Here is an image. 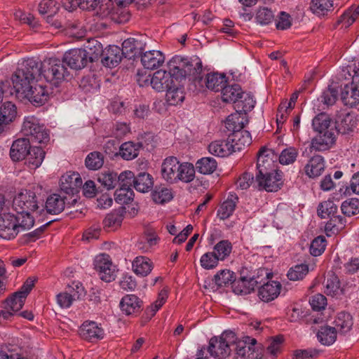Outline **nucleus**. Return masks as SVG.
Returning a JSON list of instances; mask_svg holds the SVG:
<instances>
[{
	"label": "nucleus",
	"mask_w": 359,
	"mask_h": 359,
	"mask_svg": "<svg viewBox=\"0 0 359 359\" xmlns=\"http://www.w3.org/2000/svg\"><path fill=\"white\" fill-rule=\"evenodd\" d=\"M67 74L66 67L59 60L50 58L41 62L28 58L19 65L12 76V83L16 93L24 95L40 76L55 82L64 80Z\"/></svg>",
	"instance_id": "obj_1"
},
{
	"label": "nucleus",
	"mask_w": 359,
	"mask_h": 359,
	"mask_svg": "<svg viewBox=\"0 0 359 359\" xmlns=\"http://www.w3.org/2000/svg\"><path fill=\"white\" fill-rule=\"evenodd\" d=\"M238 140L231 139L230 136L226 140H216L212 142L208 147V151L216 156H228L233 152L240 151L245 144L249 145L252 142V136H236Z\"/></svg>",
	"instance_id": "obj_2"
},
{
	"label": "nucleus",
	"mask_w": 359,
	"mask_h": 359,
	"mask_svg": "<svg viewBox=\"0 0 359 359\" xmlns=\"http://www.w3.org/2000/svg\"><path fill=\"white\" fill-rule=\"evenodd\" d=\"M237 339L233 332H224L219 337H213L210 339L208 351L210 355L219 359L226 358L230 355L231 346Z\"/></svg>",
	"instance_id": "obj_3"
},
{
	"label": "nucleus",
	"mask_w": 359,
	"mask_h": 359,
	"mask_svg": "<svg viewBox=\"0 0 359 359\" xmlns=\"http://www.w3.org/2000/svg\"><path fill=\"white\" fill-rule=\"evenodd\" d=\"M195 65L196 67L192 69L193 62H190L187 59L175 56L167 64V72L179 81L180 78L185 77L187 75L196 76L200 74L202 70L201 62L197 61Z\"/></svg>",
	"instance_id": "obj_4"
},
{
	"label": "nucleus",
	"mask_w": 359,
	"mask_h": 359,
	"mask_svg": "<svg viewBox=\"0 0 359 359\" xmlns=\"http://www.w3.org/2000/svg\"><path fill=\"white\" fill-rule=\"evenodd\" d=\"M62 81H55V82L54 81H47L44 76H40L35 83L29 88V91L26 92L24 96L34 104L42 105L48 100L49 97L47 83H51L56 86Z\"/></svg>",
	"instance_id": "obj_5"
},
{
	"label": "nucleus",
	"mask_w": 359,
	"mask_h": 359,
	"mask_svg": "<svg viewBox=\"0 0 359 359\" xmlns=\"http://www.w3.org/2000/svg\"><path fill=\"white\" fill-rule=\"evenodd\" d=\"M39 208L35 193L30 190H22L13 198L12 208L18 214L36 210Z\"/></svg>",
	"instance_id": "obj_6"
},
{
	"label": "nucleus",
	"mask_w": 359,
	"mask_h": 359,
	"mask_svg": "<svg viewBox=\"0 0 359 359\" xmlns=\"http://www.w3.org/2000/svg\"><path fill=\"white\" fill-rule=\"evenodd\" d=\"M19 231L18 215L11 212H4L0 215V237L11 240L15 238Z\"/></svg>",
	"instance_id": "obj_7"
},
{
	"label": "nucleus",
	"mask_w": 359,
	"mask_h": 359,
	"mask_svg": "<svg viewBox=\"0 0 359 359\" xmlns=\"http://www.w3.org/2000/svg\"><path fill=\"white\" fill-rule=\"evenodd\" d=\"M93 265L102 280L109 283L115 279L116 276L115 266L109 255L104 253L97 255L94 259Z\"/></svg>",
	"instance_id": "obj_8"
},
{
	"label": "nucleus",
	"mask_w": 359,
	"mask_h": 359,
	"mask_svg": "<svg viewBox=\"0 0 359 359\" xmlns=\"http://www.w3.org/2000/svg\"><path fill=\"white\" fill-rule=\"evenodd\" d=\"M278 156L272 149L263 147L257 154V174L262 175L269 172L278 171L277 170Z\"/></svg>",
	"instance_id": "obj_9"
},
{
	"label": "nucleus",
	"mask_w": 359,
	"mask_h": 359,
	"mask_svg": "<svg viewBox=\"0 0 359 359\" xmlns=\"http://www.w3.org/2000/svg\"><path fill=\"white\" fill-rule=\"evenodd\" d=\"M256 182L259 189L275 192L279 190L283 184V175L279 171L257 174Z\"/></svg>",
	"instance_id": "obj_10"
},
{
	"label": "nucleus",
	"mask_w": 359,
	"mask_h": 359,
	"mask_svg": "<svg viewBox=\"0 0 359 359\" xmlns=\"http://www.w3.org/2000/svg\"><path fill=\"white\" fill-rule=\"evenodd\" d=\"M340 96L346 106L353 107L359 104V68L355 72L352 82L344 86Z\"/></svg>",
	"instance_id": "obj_11"
},
{
	"label": "nucleus",
	"mask_w": 359,
	"mask_h": 359,
	"mask_svg": "<svg viewBox=\"0 0 359 359\" xmlns=\"http://www.w3.org/2000/svg\"><path fill=\"white\" fill-rule=\"evenodd\" d=\"M84 294V288L79 283H72L64 292L59 293L57 302L61 308H69L73 302Z\"/></svg>",
	"instance_id": "obj_12"
},
{
	"label": "nucleus",
	"mask_w": 359,
	"mask_h": 359,
	"mask_svg": "<svg viewBox=\"0 0 359 359\" xmlns=\"http://www.w3.org/2000/svg\"><path fill=\"white\" fill-rule=\"evenodd\" d=\"M257 340L250 337H246L244 340L236 341L235 351L236 354L245 359H261V353L256 347Z\"/></svg>",
	"instance_id": "obj_13"
},
{
	"label": "nucleus",
	"mask_w": 359,
	"mask_h": 359,
	"mask_svg": "<svg viewBox=\"0 0 359 359\" xmlns=\"http://www.w3.org/2000/svg\"><path fill=\"white\" fill-rule=\"evenodd\" d=\"M176 79L165 70H157L150 79L152 88L158 92H163L177 84Z\"/></svg>",
	"instance_id": "obj_14"
},
{
	"label": "nucleus",
	"mask_w": 359,
	"mask_h": 359,
	"mask_svg": "<svg viewBox=\"0 0 359 359\" xmlns=\"http://www.w3.org/2000/svg\"><path fill=\"white\" fill-rule=\"evenodd\" d=\"M81 337L88 341H95L104 338V332L100 325L95 321L86 320L79 330Z\"/></svg>",
	"instance_id": "obj_15"
},
{
	"label": "nucleus",
	"mask_w": 359,
	"mask_h": 359,
	"mask_svg": "<svg viewBox=\"0 0 359 359\" xmlns=\"http://www.w3.org/2000/svg\"><path fill=\"white\" fill-rule=\"evenodd\" d=\"M180 163L175 156L165 158L161 165V176L164 180L170 184L177 183Z\"/></svg>",
	"instance_id": "obj_16"
},
{
	"label": "nucleus",
	"mask_w": 359,
	"mask_h": 359,
	"mask_svg": "<svg viewBox=\"0 0 359 359\" xmlns=\"http://www.w3.org/2000/svg\"><path fill=\"white\" fill-rule=\"evenodd\" d=\"M82 179L76 172H67L60 178V189L67 194H74L82 186Z\"/></svg>",
	"instance_id": "obj_17"
},
{
	"label": "nucleus",
	"mask_w": 359,
	"mask_h": 359,
	"mask_svg": "<svg viewBox=\"0 0 359 359\" xmlns=\"http://www.w3.org/2000/svg\"><path fill=\"white\" fill-rule=\"evenodd\" d=\"M63 61L70 68L81 69L86 66L88 60L86 53L81 48L72 49L65 53Z\"/></svg>",
	"instance_id": "obj_18"
},
{
	"label": "nucleus",
	"mask_w": 359,
	"mask_h": 359,
	"mask_svg": "<svg viewBox=\"0 0 359 359\" xmlns=\"http://www.w3.org/2000/svg\"><path fill=\"white\" fill-rule=\"evenodd\" d=\"M243 273V271L241 273L239 279L237 280L234 279L232 285L233 292L236 294H250L258 284L257 280L254 276L244 275Z\"/></svg>",
	"instance_id": "obj_19"
},
{
	"label": "nucleus",
	"mask_w": 359,
	"mask_h": 359,
	"mask_svg": "<svg viewBox=\"0 0 359 359\" xmlns=\"http://www.w3.org/2000/svg\"><path fill=\"white\" fill-rule=\"evenodd\" d=\"M165 55L160 50H149L141 55V63L145 69H156L164 63Z\"/></svg>",
	"instance_id": "obj_20"
},
{
	"label": "nucleus",
	"mask_w": 359,
	"mask_h": 359,
	"mask_svg": "<svg viewBox=\"0 0 359 359\" xmlns=\"http://www.w3.org/2000/svg\"><path fill=\"white\" fill-rule=\"evenodd\" d=\"M325 168V162L323 156L315 155L310 158L304 165V170L306 176L315 178L322 175Z\"/></svg>",
	"instance_id": "obj_21"
},
{
	"label": "nucleus",
	"mask_w": 359,
	"mask_h": 359,
	"mask_svg": "<svg viewBox=\"0 0 359 359\" xmlns=\"http://www.w3.org/2000/svg\"><path fill=\"white\" fill-rule=\"evenodd\" d=\"M32 147L27 138H19L13 142L10 150V156L13 161H22L25 159L29 148Z\"/></svg>",
	"instance_id": "obj_22"
},
{
	"label": "nucleus",
	"mask_w": 359,
	"mask_h": 359,
	"mask_svg": "<svg viewBox=\"0 0 359 359\" xmlns=\"http://www.w3.org/2000/svg\"><path fill=\"white\" fill-rule=\"evenodd\" d=\"M25 299L21 296H15V292L4 302L1 310L2 318L8 319L19 311L23 306Z\"/></svg>",
	"instance_id": "obj_23"
},
{
	"label": "nucleus",
	"mask_w": 359,
	"mask_h": 359,
	"mask_svg": "<svg viewBox=\"0 0 359 359\" xmlns=\"http://www.w3.org/2000/svg\"><path fill=\"white\" fill-rule=\"evenodd\" d=\"M248 123V118L245 114L236 112L230 114L226 119L225 127L230 135L238 133L244 128Z\"/></svg>",
	"instance_id": "obj_24"
},
{
	"label": "nucleus",
	"mask_w": 359,
	"mask_h": 359,
	"mask_svg": "<svg viewBox=\"0 0 359 359\" xmlns=\"http://www.w3.org/2000/svg\"><path fill=\"white\" fill-rule=\"evenodd\" d=\"M280 290V283L274 280L269 281L259 289L258 295L263 302H269L278 297Z\"/></svg>",
	"instance_id": "obj_25"
},
{
	"label": "nucleus",
	"mask_w": 359,
	"mask_h": 359,
	"mask_svg": "<svg viewBox=\"0 0 359 359\" xmlns=\"http://www.w3.org/2000/svg\"><path fill=\"white\" fill-rule=\"evenodd\" d=\"M142 301L135 294H126L120 302L121 311L127 315H133L138 313L142 307Z\"/></svg>",
	"instance_id": "obj_26"
},
{
	"label": "nucleus",
	"mask_w": 359,
	"mask_h": 359,
	"mask_svg": "<svg viewBox=\"0 0 359 359\" xmlns=\"http://www.w3.org/2000/svg\"><path fill=\"white\" fill-rule=\"evenodd\" d=\"M238 202V196L236 194L230 193L217 211V216L219 219L224 220L230 217L235 211Z\"/></svg>",
	"instance_id": "obj_27"
},
{
	"label": "nucleus",
	"mask_w": 359,
	"mask_h": 359,
	"mask_svg": "<svg viewBox=\"0 0 359 359\" xmlns=\"http://www.w3.org/2000/svg\"><path fill=\"white\" fill-rule=\"evenodd\" d=\"M102 64L108 67L117 66L123 55L121 49L117 46H109L103 50Z\"/></svg>",
	"instance_id": "obj_28"
},
{
	"label": "nucleus",
	"mask_w": 359,
	"mask_h": 359,
	"mask_svg": "<svg viewBox=\"0 0 359 359\" xmlns=\"http://www.w3.org/2000/svg\"><path fill=\"white\" fill-rule=\"evenodd\" d=\"M45 132V126L34 116L24 118L21 133L22 135H38Z\"/></svg>",
	"instance_id": "obj_29"
},
{
	"label": "nucleus",
	"mask_w": 359,
	"mask_h": 359,
	"mask_svg": "<svg viewBox=\"0 0 359 359\" xmlns=\"http://www.w3.org/2000/svg\"><path fill=\"white\" fill-rule=\"evenodd\" d=\"M133 272L139 276L144 277L149 275L154 268L153 262L144 256H138L132 262Z\"/></svg>",
	"instance_id": "obj_30"
},
{
	"label": "nucleus",
	"mask_w": 359,
	"mask_h": 359,
	"mask_svg": "<svg viewBox=\"0 0 359 359\" xmlns=\"http://www.w3.org/2000/svg\"><path fill=\"white\" fill-rule=\"evenodd\" d=\"M45 157V151L39 147H32L25 158V163L30 169L39 168Z\"/></svg>",
	"instance_id": "obj_31"
},
{
	"label": "nucleus",
	"mask_w": 359,
	"mask_h": 359,
	"mask_svg": "<svg viewBox=\"0 0 359 359\" xmlns=\"http://www.w3.org/2000/svg\"><path fill=\"white\" fill-rule=\"evenodd\" d=\"M45 208L49 214H60L65 210V197L57 194L49 196L46 199Z\"/></svg>",
	"instance_id": "obj_32"
},
{
	"label": "nucleus",
	"mask_w": 359,
	"mask_h": 359,
	"mask_svg": "<svg viewBox=\"0 0 359 359\" xmlns=\"http://www.w3.org/2000/svg\"><path fill=\"white\" fill-rule=\"evenodd\" d=\"M353 324V318L351 315L347 312L343 311L338 313L335 318V327H334L336 330V332H339L341 334H346L351 331Z\"/></svg>",
	"instance_id": "obj_33"
},
{
	"label": "nucleus",
	"mask_w": 359,
	"mask_h": 359,
	"mask_svg": "<svg viewBox=\"0 0 359 359\" xmlns=\"http://www.w3.org/2000/svg\"><path fill=\"white\" fill-rule=\"evenodd\" d=\"M331 124V118L325 113L316 115L312 121L313 130L321 135H333L329 133L328 129Z\"/></svg>",
	"instance_id": "obj_34"
},
{
	"label": "nucleus",
	"mask_w": 359,
	"mask_h": 359,
	"mask_svg": "<svg viewBox=\"0 0 359 359\" xmlns=\"http://www.w3.org/2000/svg\"><path fill=\"white\" fill-rule=\"evenodd\" d=\"M86 53L88 62H93L102 55L103 48L102 43L95 39L88 40L83 49Z\"/></svg>",
	"instance_id": "obj_35"
},
{
	"label": "nucleus",
	"mask_w": 359,
	"mask_h": 359,
	"mask_svg": "<svg viewBox=\"0 0 359 359\" xmlns=\"http://www.w3.org/2000/svg\"><path fill=\"white\" fill-rule=\"evenodd\" d=\"M310 9L313 14L324 16L334 9V1L333 0H311Z\"/></svg>",
	"instance_id": "obj_36"
},
{
	"label": "nucleus",
	"mask_w": 359,
	"mask_h": 359,
	"mask_svg": "<svg viewBox=\"0 0 359 359\" xmlns=\"http://www.w3.org/2000/svg\"><path fill=\"white\" fill-rule=\"evenodd\" d=\"M166 102L170 105H177L182 103L184 99V93L180 81L177 84L166 90Z\"/></svg>",
	"instance_id": "obj_37"
},
{
	"label": "nucleus",
	"mask_w": 359,
	"mask_h": 359,
	"mask_svg": "<svg viewBox=\"0 0 359 359\" xmlns=\"http://www.w3.org/2000/svg\"><path fill=\"white\" fill-rule=\"evenodd\" d=\"M335 142V136H314L311 140V149L318 151H324L330 149Z\"/></svg>",
	"instance_id": "obj_38"
},
{
	"label": "nucleus",
	"mask_w": 359,
	"mask_h": 359,
	"mask_svg": "<svg viewBox=\"0 0 359 359\" xmlns=\"http://www.w3.org/2000/svg\"><path fill=\"white\" fill-rule=\"evenodd\" d=\"M205 79L206 87L214 91L222 90L227 82L226 76L218 73L208 74Z\"/></svg>",
	"instance_id": "obj_39"
},
{
	"label": "nucleus",
	"mask_w": 359,
	"mask_h": 359,
	"mask_svg": "<svg viewBox=\"0 0 359 359\" xmlns=\"http://www.w3.org/2000/svg\"><path fill=\"white\" fill-rule=\"evenodd\" d=\"M217 162L212 157H203L196 163L197 171L203 175H210L217 170Z\"/></svg>",
	"instance_id": "obj_40"
},
{
	"label": "nucleus",
	"mask_w": 359,
	"mask_h": 359,
	"mask_svg": "<svg viewBox=\"0 0 359 359\" xmlns=\"http://www.w3.org/2000/svg\"><path fill=\"white\" fill-rule=\"evenodd\" d=\"M274 12L268 7L259 6L255 15V20L257 25L265 26L270 25L274 20Z\"/></svg>",
	"instance_id": "obj_41"
},
{
	"label": "nucleus",
	"mask_w": 359,
	"mask_h": 359,
	"mask_svg": "<svg viewBox=\"0 0 359 359\" xmlns=\"http://www.w3.org/2000/svg\"><path fill=\"white\" fill-rule=\"evenodd\" d=\"M154 185L153 178L151 175L141 172L137 177L134 182V188L142 193L148 192Z\"/></svg>",
	"instance_id": "obj_42"
},
{
	"label": "nucleus",
	"mask_w": 359,
	"mask_h": 359,
	"mask_svg": "<svg viewBox=\"0 0 359 359\" xmlns=\"http://www.w3.org/2000/svg\"><path fill=\"white\" fill-rule=\"evenodd\" d=\"M195 168L192 163L184 162L180 163L178 171V177H177V183L182 182L189 183L194 180L195 177Z\"/></svg>",
	"instance_id": "obj_43"
},
{
	"label": "nucleus",
	"mask_w": 359,
	"mask_h": 359,
	"mask_svg": "<svg viewBox=\"0 0 359 359\" xmlns=\"http://www.w3.org/2000/svg\"><path fill=\"white\" fill-rule=\"evenodd\" d=\"M359 16V5L356 7L351 6L340 16L337 20V24L341 26V28L349 27Z\"/></svg>",
	"instance_id": "obj_44"
},
{
	"label": "nucleus",
	"mask_w": 359,
	"mask_h": 359,
	"mask_svg": "<svg viewBox=\"0 0 359 359\" xmlns=\"http://www.w3.org/2000/svg\"><path fill=\"white\" fill-rule=\"evenodd\" d=\"M325 292L329 296L337 297L344 294L345 290L341 287L338 277L332 275L325 282Z\"/></svg>",
	"instance_id": "obj_45"
},
{
	"label": "nucleus",
	"mask_w": 359,
	"mask_h": 359,
	"mask_svg": "<svg viewBox=\"0 0 359 359\" xmlns=\"http://www.w3.org/2000/svg\"><path fill=\"white\" fill-rule=\"evenodd\" d=\"M242 89L239 85L228 86L223 88L222 90V99L224 102H234L238 101V99L242 95Z\"/></svg>",
	"instance_id": "obj_46"
},
{
	"label": "nucleus",
	"mask_w": 359,
	"mask_h": 359,
	"mask_svg": "<svg viewBox=\"0 0 359 359\" xmlns=\"http://www.w3.org/2000/svg\"><path fill=\"white\" fill-rule=\"evenodd\" d=\"M317 337L322 344L330 346L336 341V330L334 327L330 326L321 327L317 334Z\"/></svg>",
	"instance_id": "obj_47"
},
{
	"label": "nucleus",
	"mask_w": 359,
	"mask_h": 359,
	"mask_svg": "<svg viewBox=\"0 0 359 359\" xmlns=\"http://www.w3.org/2000/svg\"><path fill=\"white\" fill-rule=\"evenodd\" d=\"M18 115L17 107L11 102H5L0 107V116L7 124L13 122Z\"/></svg>",
	"instance_id": "obj_48"
},
{
	"label": "nucleus",
	"mask_w": 359,
	"mask_h": 359,
	"mask_svg": "<svg viewBox=\"0 0 359 359\" xmlns=\"http://www.w3.org/2000/svg\"><path fill=\"white\" fill-rule=\"evenodd\" d=\"M123 213V209H118L108 214L103 220L104 226L113 229L120 226L124 217Z\"/></svg>",
	"instance_id": "obj_49"
},
{
	"label": "nucleus",
	"mask_w": 359,
	"mask_h": 359,
	"mask_svg": "<svg viewBox=\"0 0 359 359\" xmlns=\"http://www.w3.org/2000/svg\"><path fill=\"white\" fill-rule=\"evenodd\" d=\"M235 274L229 269L218 271L214 276L213 281L218 287H226L233 283Z\"/></svg>",
	"instance_id": "obj_50"
},
{
	"label": "nucleus",
	"mask_w": 359,
	"mask_h": 359,
	"mask_svg": "<svg viewBox=\"0 0 359 359\" xmlns=\"http://www.w3.org/2000/svg\"><path fill=\"white\" fill-rule=\"evenodd\" d=\"M318 215L321 218L336 217L337 206L332 200L325 201L320 203L318 207Z\"/></svg>",
	"instance_id": "obj_51"
},
{
	"label": "nucleus",
	"mask_w": 359,
	"mask_h": 359,
	"mask_svg": "<svg viewBox=\"0 0 359 359\" xmlns=\"http://www.w3.org/2000/svg\"><path fill=\"white\" fill-rule=\"evenodd\" d=\"M213 252L219 261L226 259L232 251V245L228 240H222L214 246Z\"/></svg>",
	"instance_id": "obj_52"
},
{
	"label": "nucleus",
	"mask_w": 359,
	"mask_h": 359,
	"mask_svg": "<svg viewBox=\"0 0 359 359\" xmlns=\"http://www.w3.org/2000/svg\"><path fill=\"white\" fill-rule=\"evenodd\" d=\"M86 166L92 170H97L104 164V156L98 151L90 152L86 158Z\"/></svg>",
	"instance_id": "obj_53"
},
{
	"label": "nucleus",
	"mask_w": 359,
	"mask_h": 359,
	"mask_svg": "<svg viewBox=\"0 0 359 359\" xmlns=\"http://www.w3.org/2000/svg\"><path fill=\"white\" fill-rule=\"evenodd\" d=\"M172 198L171 189L168 188H156L152 192V198L156 203L163 204L171 201Z\"/></svg>",
	"instance_id": "obj_54"
},
{
	"label": "nucleus",
	"mask_w": 359,
	"mask_h": 359,
	"mask_svg": "<svg viewBox=\"0 0 359 359\" xmlns=\"http://www.w3.org/2000/svg\"><path fill=\"white\" fill-rule=\"evenodd\" d=\"M309 272V267L306 264H297L291 267L287 273L289 280L297 281L302 280Z\"/></svg>",
	"instance_id": "obj_55"
},
{
	"label": "nucleus",
	"mask_w": 359,
	"mask_h": 359,
	"mask_svg": "<svg viewBox=\"0 0 359 359\" xmlns=\"http://www.w3.org/2000/svg\"><path fill=\"white\" fill-rule=\"evenodd\" d=\"M120 156L125 160L129 161L135 158L138 155V149L133 142H127L120 147Z\"/></svg>",
	"instance_id": "obj_56"
},
{
	"label": "nucleus",
	"mask_w": 359,
	"mask_h": 359,
	"mask_svg": "<svg viewBox=\"0 0 359 359\" xmlns=\"http://www.w3.org/2000/svg\"><path fill=\"white\" fill-rule=\"evenodd\" d=\"M134 193L132 188L120 187L114 194L115 201L120 204H128L133 199Z\"/></svg>",
	"instance_id": "obj_57"
},
{
	"label": "nucleus",
	"mask_w": 359,
	"mask_h": 359,
	"mask_svg": "<svg viewBox=\"0 0 359 359\" xmlns=\"http://www.w3.org/2000/svg\"><path fill=\"white\" fill-rule=\"evenodd\" d=\"M237 102V107L238 108H241V111H243L245 114L248 111H250L253 109L255 105V100H254L253 96L250 93H245L242 92V95H241L240 98Z\"/></svg>",
	"instance_id": "obj_58"
},
{
	"label": "nucleus",
	"mask_w": 359,
	"mask_h": 359,
	"mask_svg": "<svg viewBox=\"0 0 359 359\" xmlns=\"http://www.w3.org/2000/svg\"><path fill=\"white\" fill-rule=\"evenodd\" d=\"M98 182L107 189L115 187L117 181V175L114 172L107 171L99 174Z\"/></svg>",
	"instance_id": "obj_59"
},
{
	"label": "nucleus",
	"mask_w": 359,
	"mask_h": 359,
	"mask_svg": "<svg viewBox=\"0 0 359 359\" xmlns=\"http://www.w3.org/2000/svg\"><path fill=\"white\" fill-rule=\"evenodd\" d=\"M341 210L344 215L351 217L359 213V200L351 198L341 203Z\"/></svg>",
	"instance_id": "obj_60"
},
{
	"label": "nucleus",
	"mask_w": 359,
	"mask_h": 359,
	"mask_svg": "<svg viewBox=\"0 0 359 359\" xmlns=\"http://www.w3.org/2000/svg\"><path fill=\"white\" fill-rule=\"evenodd\" d=\"M138 41L133 38L126 39L122 43L121 51L126 57L132 58L137 53Z\"/></svg>",
	"instance_id": "obj_61"
},
{
	"label": "nucleus",
	"mask_w": 359,
	"mask_h": 359,
	"mask_svg": "<svg viewBox=\"0 0 359 359\" xmlns=\"http://www.w3.org/2000/svg\"><path fill=\"white\" fill-rule=\"evenodd\" d=\"M219 261L213 252H208L201 256L200 264L204 269L210 270L218 266Z\"/></svg>",
	"instance_id": "obj_62"
},
{
	"label": "nucleus",
	"mask_w": 359,
	"mask_h": 359,
	"mask_svg": "<svg viewBox=\"0 0 359 359\" xmlns=\"http://www.w3.org/2000/svg\"><path fill=\"white\" fill-rule=\"evenodd\" d=\"M326 239L323 236L314 238L310 245V253L315 257L320 255L325 250Z\"/></svg>",
	"instance_id": "obj_63"
},
{
	"label": "nucleus",
	"mask_w": 359,
	"mask_h": 359,
	"mask_svg": "<svg viewBox=\"0 0 359 359\" xmlns=\"http://www.w3.org/2000/svg\"><path fill=\"white\" fill-rule=\"evenodd\" d=\"M159 241L158 236L154 232L146 233L138 243V248L147 251L149 248L156 245Z\"/></svg>",
	"instance_id": "obj_64"
}]
</instances>
